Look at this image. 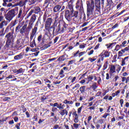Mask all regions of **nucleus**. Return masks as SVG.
Listing matches in <instances>:
<instances>
[{
	"mask_svg": "<svg viewBox=\"0 0 129 129\" xmlns=\"http://www.w3.org/2000/svg\"><path fill=\"white\" fill-rule=\"evenodd\" d=\"M62 13H64V18L68 22H71L72 20L76 23L78 22V20L79 19V17L78 16L79 13L78 11L74 10L69 11V10H65Z\"/></svg>",
	"mask_w": 129,
	"mask_h": 129,
	"instance_id": "f257e3e1",
	"label": "nucleus"
},
{
	"mask_svg": "<svg viewBox=\"0 0 129 129\" xmlns=\"http://www.w3.org/2000/svg\"><path fill=\"white\" fill-rule=\"evenodd\" d=\"M36 20H37L36 14H33L31 17L30 19L29 20L28 26L27 24H24L20 29V34L23 35V34L26 32V29L27 32H31V30L33 29V26L34 25V23L36 22Z\"/></svg>",
	"mask_w": 129,
	"mask_h": 129,
	"instance_id": "f03ea898",
	"label": "nucleus"
},
{
	"mask_svg": "<svg viewBox=\"0 0 129 129\" xmlns=\"http://www.w3.org/2000/svg\"><path fill=\"white\" fill-rule=\"evenodd\" d=\"M6 42L5 48L6 49H11L14 48V42H15V38L14 37V31L7 33L5 37Z\"/></svg>",
	"mask_w": 129,
	"mask_h": 129,
	"instance_id": "7ed1b4c3",
	"label": "nucleus"
},
{
	"mask_svg": "<svg viewBox=\"0 0 129 129\" xmlns=\"http://www.w3.org/2000/svg\"><path fill=\"white\" fill-rule=\"evenodd\" d=\"M87 5V16L89 18L90 16H92L94 14L95 11V6L94 4V0H87L86 1Z\"/></svg>",
	"mask_w": 129,
	"mask_h": 129,
	"instance_id": "20e7f679",
	"label": "nucleus"
},
{
	"mask_svg": "<svg viewBox=\"0 0 129 129\" xmlns=\"http://www.w3.org/2000/svg\"><path fill=\"white\" fill-rule=\"evenodd\" d=\"M18 13H19V8L16 7L14 9H11L5 15V19L9 21V22H11L15 18V16L18 15Z\"/></svg>",
	"mask_w": 129,
	"mask_h": 129,
	"instance_id": "39448f33",
	"label": "nucleus"
},
{
	"mask_svg": "<svg viewBox=\"0 0 129 129\" xmlns=\"http://www.w3.org/2000/svg\"><path fill=\"white\" fill-rule=\"evenodd\" d=\"M68 28V25H67L65 22H63V23H59L56 28L55 34L56 35H58V34H63L65 31H67Z\"/></svg>",
	"mask_w": 129,
	"mask_h": 129,
	"instance_id": "423d86ee",
	"label": "nucleus"
},
{
	"mask_svg": "<svg viewBox=\"0 0 129 129\" xmlns=\"http://www.w3.org/2000/svg\"><path fill=\"white\" fill-rule=\"evenodd\" d=\"M53 19L52 18H48L47 19V13H45L43 15V22L45 23V28L51 27L52 23H53Z\"/></svg>",
	"mask_w": 129,
	"mask_h": 129,
	"instance_id": "0eeeda50",
	"label": "nucleus"
},
{
	"mask_svg": "<svg viewBox=\"0 0 129 129\" xmlns=\"http://www.w3.org/2000/svg\"><path fill=\"white\" fill-rule=\"evenodd\" d=\"M34 12L35 14H39L40 12H41V9H40V7H36L35 8V10L31 9L30 11L28 13V14L26 16V17L25 18V20H28L30 18L33 14H34Z\"/></svg>",
	"mask_w": 129,
	"mask_h": 129,
	"instance_id": "6e6552de",
	"label": "nucleus"
},
{
	"mask_svg": "<svg viewBox=\"0 0 129 129\" xmlns=\"http://www.w3.org/2000/svg\"><path fill=\"white\" fill-rule=\"evenodd\" d=\"M85 1L84 0V2ZM76 9L79 11V12H82L83 11V3L82 2V0H81V2L79 1V0L77 1L76 4Z\"/></svg>",
	"mask_w": 129,
	"mask_h": 129,
	"instance_id": "1a4fd4ad",
	"label": "nucleus"
},
{
	"mask_svg": "<svg viewBox=\"0 0 129 129\" xmlns=\"http://www.w3.org/2000/svg\"><path fill=\"white\" fill-rule=\"evenodd\" d=\"M110 55V52L108 51L103 50L102 52L100 54L99 56L101 57V59L102 61L104 60L105 58H107Z\"/></svg>",
	"mask_w": 129,
	"mask_h": 129,
	"instance_id": "9d476101",
	"label": "nucleus"
},
{
	"mask_svg": "<svg viewBox=\"0 0 129 129\" xmlns=\"http://www.w3.org/2000/svg\"><path fill=\"white\" fill-rule=\"evenodd\" d=\"M23 47V42H21V39H17L16 42V44L14 46V48H15L16 50H20L22 49Z\"/></svg>",
	"mask_w": 129,
	"mask_h": 129,
	"instance_id": "9b49d317",
	"label": "nucleus"
},
{
	"mask_svg": "<svg viewBox=\"0 0 129 129\" xmlns=\"http://www.w3.org/2000/svg\"><path fill=\"white\" fill-rule=\"evenodd\" d=\"M45 29L46 31H48L49 34H51V33H52V35L53 36L55 35V34H56V31H55V26H49L48 27H45Z\"/></svg>",
	"mask_w": 129,
	"mask_h": 129,
	"instance_id": "f8f14e48",
	"label": "nucleus"
},
{
	"mask_svg": "<svg viewBox=\"0 0 129 129\" xmlns=\"http://www.w3.org/2000/svg\"><path fill=\"white\" fill-rule=\"evenodd\" d=\"M64 71H68V67H64L61 70H60V72L58 73V75H60V78H64V77H65Z\"/></svg>",
	"mask_w": 129,
	"mask_h": 129,
	"instance_id": "ddd939ff",
	"label": "nucleus"
},
{
	"mask_svg": "<svg viewBox=\"0 0 129 129\" xmlns=\"http://www.w3.org/2000/svg\"><path fill=\"white\" fill-rule=\"evenodd\" d=\"M24 58V53L23 52L15 55L14 56V61H20V60H22Z\"/></svg>",
	"mask_w": 129,
	"mask_h": 129,
	"instance_id": "4468645a",
	"label": "nucleus"
},
{
	"mask_svg": "<svg viewBox=\"0 0 129 129\" xmlns=\"http://www.w3.org/2000/svg\"><path fill=\"white\" fill-rule=\"evenodd\" d=\"M38 31V28L37 27H34L33 29L32 30V33L31 35H30V40L32 41L33 40V38L35 36V35L37 34V31Z\"/></svg>",
	"mask_w": 129,
	"mask_h": 129,
	"instance_id": "2eb2a0df",
	"label": "nucleus"
},
{
	"mask_svg": "<svg viewBox=\"0 0 129 129\" xmlns=\"http://www.w3.org/2000/svg\"><path fill=\"white\" fill-rule=\"evenodd\" d=\"M61 8H62V5H57L53 8V12L54 13H58V12L60 11L61 10Z\"/></svg>",
	"mask_w": 129,
	"mask_h": 129,
	"instance_id": "dca6fc26",
	"label": "nucleus"
},
{
	"mask_svg": "<svg viewBox=\"0 0 129 129\" xmlns=\"http://www.w3.org/2000/svg\"><path fill=\"white\" fill-rule=\"evenodd\" d=\"M66 56H67V57H68V55H67V54L66 53L59 56L57 59L58 61H59V62H63V61H65V60H66L67 59L66 57H65Z\"/></svg>",
	"mask_w": 129,
	"mask_h": 129,
	"instance_id": "f3484780",
	"label": "nucleus"
},
{
	"mask_svg": "<svg viewBox=\"0 0 129 129\" xmlns=\"http://www.w3.org/2000/svg\"><path fill=\"white\" fill-rule=\"evenodd\" d=\"M12 28H13V26H12L11 25L8 26L5 30L4 34H1V36H2L3 37V36H5V34H8V33H9V32H10V30H11Z\"/></svg>",
	"mask_w": 129,
	"mask_h": 129,
	"instance_id": "a211bd4d",
	"label": "nucleus"
},
{
	"mask_svg": "<svg viewBox=\"0 0 129 129\" xmlns=\"http://www.w3.org/2000/svg\"><path fill=\"white\" fill-rule=\"evenodd\" d=\"M113 73H115V66L111 65L110 68L109 74L112 76Z\"/></svg>",
	"mask_w": 129,
	"mask_h": 129,
	"instance_id": "6ab92c4d",
	"label": "nucleus"
},
{
	"mask_svg": "<svg viewBox=\"0 0 129 129\" xmlns=\"http://www.w3.org/2000/svg\"><path fill=\"white\" fill-rule=\"evenodd\" d=\"M107 2V7H109V8H111V7H113L114 6V3L112 0H106Z\"/></svg>",
	"mask_w": 129,
	"mask_h": 129,
	"instance_id": "aec40b11",
	"label": "nucleus"
},
{
	"mask_svg": "<svg viewBox=\"0 0 129 129\" xmlns=\"http://www.w3.org/2000/svg\"><path fill=\"white\" fill-rule=\"evenodd\" d=\"M52 2V1H51V0H45L43 4V7H45V8H48L50 4H51Z\"/></svg>",
	"mask_w": 129,
	"mask_h": 129,
	"instance_id": "412c9836",
	"label": "nucleus"
},
{
	"mask_svg": "<svg viewBox=\"0 0 129 129\" xmlns=\"http://www.w3.org/2000/svg\"><path fill=\"white\" fill-rule=\"evenodd\" d=\"M59 114L62 116L64 115H68V111L66 109H63L62 110L59 112Z\"/></svg>",
	"mask_w": 129,
	"mask_h": 129,
	"instance_id": "4be33fe9",
	"label": "nucleus"
},
{
	"mask_svg": "<svg viewBox=\"0 0 129 129\" xmlns=\"http://www.w3.org/2000/svg\"><path fill=\"white\" fill-rule=\"evenodd\" d=\"M125 34H126V26L124 27V29H123L122 33L119 35L118 37L122 38V37H124V35H125Z\"/></svg>",
	"mask_w": 129,
	"mask_h": 129,
	"instance_id": "5701e85b",
	"label": "nucleus"
},
{
	"mask_svg": "<svg viewBox=\"0 0 129 129\" xmlns=\"http://www.w3.org/2000/svg\"><path fill=\"white\" fill-rule=\"evenodd\" d=\"M116 42H113L112 43L106 44L105 46L107 47V49H110L112 48V46H115Z\"/></svg>",
	"mask_w": 129,
	"mask_h": 129,
	"instance_id": "b1692460",
	"label": "nucleus"
},
{
	"mask_svg": "<svg viewBox=\"0 0 129 129\" xmlns=\"http://www.w3.org/2000/svg\"><path fill=\"white\" fill-rule=\"evenodd\" d=\"M22 24H19L15 29L16 33H19L21 30V28L23 27V25H24V22H22Z\"/></svg>",
	"mask_w": 129,
	"mask_h": 129,
	"instance_id": "393cba45",
	"label": "nucleus"
},
{
	"mask_svg": "<svg viewBox=\"0 0 129 129\" xmlns=\"http://www.w3.org/2000/svg\"><path fill=\"white\" fill-rule=\"evenodd\" d=\"M51 44H52V41H50L47 44L44 45L42 47V50H46V49H47V48L50 47Z\"/></svg>",
	"mask_w": 129,
	"mask_h": 129,
	"instance_id": "a878e982",
	"label": "nucleus"
},
{
	"mask_svg": "<svg viewBox=\"0 0 129 129\" xmlns=\"http://www.w3.org/2000/svg\"><path fill=\"white\" fill-rule=\"evenodd\" d=\"M85 88H86V86H83L80 88V91L82 94L85 93V91H86Z\"/></svg>",
	"mask_w": 129,
	"mask_h": 129,
	"instance_id": "bb28decb",
	"label": "nucleus"
},
{
	"mask_svg": "<svg viewBox=\"0 0 129 129\" xmlns=\"http://www.w3.org/2000/svg\"><path fill=\"white\" fill-rule=\"evenodd\" d=\"M129 56H126L124 58H122V63L121 64V66H124V65H125V60H126V61H128V59Z\"/></svg>",
	"mask_w": 129,
	"mask_h": 129,
	"instance_id": "cd10ccee",
	"label": "nucleus"
},
{
	"mask_svg": "<svg viewBox=\"0 0 129 129\" xmlns=\"http://www.w3.org/2000/svg\"><path fill=\"white\" fill-rule=\"evenodd\" d=\"M24 72V69H23V68H20V70H16L14 72L17 74H20L23 73Z\"/></svg>",
	"mask_w": 129,
	"mask_h": 129,
	"instance_id": "c85d7f7f",
	"label": "nucleus"
},
{
	"mask_svg": "<svg viewBox=\"0 0 129 129\" xmlns=\"http://www.w3.org/2000/svg\"><path fill=\"white\" fill-rule=\"evenodd\" d=\"M13 0H3V4H2L3 7H7L8 5L7 3H11Z\"/></svg>",
	"mask_w": 129,
	"mask_h": 129,
	"instance_id": "c756f323",
	"label": "nucleus"
},
{
	"mask_svg": "<svg viewBox=\"0 0 129 129\" xmlns=\"http://www.w3.org/2000/svg\"><path fill=\"white\" fill-rule=\"evenodd\" d=\"M23 13V10L22 9H20L19 11V14L18 16L17 17V19L19 20V19H22V14Z\"/></svg>",
	"mask_w": 129,
	"mask_h": 129,
	"instance_id": "7c9ffc66",
	"label": "nucleus"
},
{
	"mask_svg": "<svg viewBox=\"0 0 129 129\" xmlns=\"http://www.w3.org/2000/svg\"><path fill=\"white\" fill-rule=\"evenodd\" d=\"M86 53H87V51L80 52V51L79 50V54H78L79 58H80L81 57H82V56H83L84 54H86Z\"/></svg>",
	"mask_w": 129,
	"mask_h": 129,
	"instance_id": "2f4dec72",
	"label": "nucleus"
},
{
	"mask_svg": "<svg viewBox=\"0 0 129 129\" xmlns=\"http://www.w3.org/2000/svg\"><path fill=\"white\" fill-rule=\"evenodd\" d=\"M88 82L86 83L87 84H88V83H89V82L92 81L93 79V76H89L88 77Z\"/></svg>",
	"mask_w": 129,
	"mask_h": 129,
	"instance_id": "473e14b6",
	"label": "nucleus"
},
{
	"mask_svg": "<svg viewBox=\"0 0 129 129\" xmlns=\"http://www.w3.org/2000/svg\"><path fill=\"white\" fill-rule=\"evenodd\" d=\"M63 103H64V104H73L74 102L73 101H68L67 100H64L63 101Z\"/></svg>",
	"mask_w": 129,
	"mask_h": 129,
	"instance_id": "72a5a7b5",
	"label": "nucleus"
},
{
	"mask_svg": "<svg viewBox=\"0 0 129 129\" xmlns=\"http://www.w3.org/2000/svg\"><path fill=\"white\" fill-rule=\"evenodd\" d=\"M30 46L31 48H34V46H36L35 39H34L33 41L30 43Z\"/></svg>",
	"mask_w": 129,
	"mask_h": 129,
	"instance_id": "f704fd0d",
	"label": "nucleus"
},
{
	"mask_svg": "<svg viewBox=\"0 0 129 129\" xmlns=\"http://www.w3.org/2000/svg\"><path fill=\"white\" fill-rule=\"evenodd\" d=\"M29 2L30 5H34L35 3V0H25V3Z\"/></svg>",
	"mask_w": 129,
	"mask_h": 129,
	"instance_id": "c9c22d12",
	"label": "nucleus"
},
{
	"mask_svg": "<svg viewBox=\"0 0 129 129\" xmlns=\"http://www.w3.org/2000/svg\"><path fill=\"white\" fill-rule=\"evenodd\" d=\"M36 69H37V66H34V67H33L32 69L29 70V72H30L31 73H33L35 72V70H36Z\"/></svg>",
	"mask_w": 129,
	"mask_h": 129,
	"instance_id": "e433bc0d",
	"label": "nucleus"
},
{
	"mask_svg": "<svg viewBox=\"0 0 129 129\" xmlns=\"http://www.w3.org/2000/svg\"><path fill=\"white\" fill-rule=\"evenodd\" d=\"M97 83H94V84H92V88L93 90H95V89H96V88H97L98 86L97 85H96Z\"/></svg>",
	"mask_w": 129,
	"mask_h": 129,
	"instance_id": "4c0bfd02",
	"label": "nucleus"
},
{
	"mask_svg": "<svg viewBox=\"0 0 129 129\" xmlns=\"http://www.w3.org/2000/svg\"><path fill=\"white\" fill-rule=\"evenodd\" d=\"M40 23H41V22L40 21V19H38L35 24L34 27L38 28V27H39V24H40Z\"/></svg>",
	"mask_w": 129,
	"mask_h": 129,
	"instance_id": "58836bf2",
	"label": "nucleus"
},
{
	"mask_svg": "<svg viewBox=\"0 0 129 129\" xmlns=\"http://www.w3.org/2000/svg\"><path fill=\"white\" fill-rule=\"evenodd\" d=\"M108 63V61H106L104 63L103 67V70H106V68H107V64Z\"/></svg>",
	"mask_w": 129,
	"mask_h": 129,
	"instance_id": "ea45409f",
	"label": "nucleus"
},
{
	"mask_svg": "<svg viewBox=\"0 0 129 129\" xmlns=\"http://www.w3.org/2000/svg\"><path fill=\"white\" fill-rule=\"evenodd\" d=\"M117 57V54L114 55V56L112 58V59H113V60H112V63H114V62H116Z\"/></svg>",
	"mask_w": 129,
	"mask_h": 129,
	"instance_id": "a19ab883",
	"label": "nucleus"
},
{
	"mask_svg": "<svg viewBox=\"0 0 129 129\" xmlns=\"http://www.w3.org/2000/svg\"><path fill=\"white\" fill-rule=\"evenodd\" d=\"M117 67V70H116V71L117 72V73H119V71L121 70V67L118 64H116Z\"/></svg>",
	"mask_w": 129,
	"mask_h": 129,
	"instance_id": "79ce46f5",
	"label": "nucleus"
},
{
	"mask_svg": "<svg viewBox=\"0 0 129 129\" xmlns=\"http://www.w3.org/2000/svg\"><path fill=\"white\" fill-rule=\"evenodd\" d=\"M79 54V50H78L76 52H75L73 56H72V57H73V58H76V57H78Z\"/></svg>",
	"mask_w": 129,
	"mask_h": 129,
	"instance_id": "37998d69",
	"label": "nucleus"
},
{
	"mask_svg": "<svg viewBox=\"0 0 129 129\" xmlns=\"http://www.w3.org/2000/svg\"><path fill=\"white\" fill-rule=\"evenodd\" d=\"M83 108H84V106L82 105L80 108L78 109V113H80Z\"/></svg>",
	"mask_w": 129,
	"mask_h": 129,
	"instance_id": "c03bdc74",
	"label": "nucleus"
},
{
	"mask_svg": "<svg viewBox=\"0 0 129 129\" xmlns=\"http://www.w3.org/2000/svg\"><path fill=\"white\" fill-rule=\"evenodd\" d=\"M21 108L22 109L23 112H26V111H27V108L25 107V106L24 105H21Z\"/></svg>",
	"mask_w": 129,
	"mask_h": 129,
	"instance_id": "a18cd8bd",
	"label": "nucleus"
},
{
	"mask_svg": "<svg viewBox=\"0 0 129 129\" xmlns=\"http://www.w3.org/2000/svg\"><path fill=\"white\" fill-rule=\"evenodd\" d=\"M79 118V116L74 117V121L75 122V123H77L79 121V120H78Z\"/></svg>",
	"mask_w": 129,
	"mask_h": 129,
	"instance_id": "49530a36",
	"label": "nucleus"
},
{
	"mask_svg": "<svg viewBox=\"0 0 129 129\" xmlns=\"http://www.w3.org/2000/svg\"><path fill=\"white\" fill-rule=\"evenodd\" d=\"M20 126H21V122L16 124V125L15 126V128L17 129H21V127Z\"/></svg>",
	"mask_w": 129,
	"mask_h": 129,
	"instance_id": "de8ad7c7",
	"label": "nucleus"
},
{
	"mask_svg": "<svg viewBox=\"0 0 129 129\" xmlns=\"http://www.w3.org/2000/svg\"><path fill=\"white\" fill-rule=\"evenodd\" d=\"M108 115H110V114L109 113H105L104 114V115L102 116V117L103 118H106V117H107V116H108Z\"/></svg>",
	"mask_w": 129,
	"mask_h": 129,
	"instance_id": "09e8293b",
	"label": "nucleus"
},
{
	"mask_svg": "<svg viewBox=\"0 0 129 129\" xmlns=\"http://www.w3.org/2000/svg\"><path fill=\"white\" fill-rule=\"evenodd\" d=\"M120 49V46L119 45L117 44L115 47L114 51H118Z\"/></svg>",
	"mask_w": 129,
	"mask_h": 129,
	"instance_id": "8fccbe9b",
	"label": "nucleus"
},
{
	"mask_svg": "<svg viewBox=\"0 0 129 129\" xmlns=\"http://www.w3.org/2000/svg\"><path fill=\"white\" fill-rule=\"evenodd\" d=\"M73 125H74V127H75V128L77 129V128H78V127H79V125H80V124L75 123H74Z\"/></svg>",
	"mask_w": 129,
	"mask_h": 129,
	"instance_id": "3c124183",
	"label": "nucleus"
},
{
	"mask_svg": "<svg viewBox=\"0 0 129 129\" xmlns=\"http://www.w3.org/2000/svg\"><path fill=\"white\" fill-rule=\"evenodd\" d=\"M80 87V85L79 84H77L75 85V86L72 88L73 90H74L75 88H79Z\"/></svg>",
	"mask_w": 129,
	"mask_h": 129,
	"instance_id": "603ef678",
	"label": "nucleus"
},
{
	"mask_svg": "<svg viewBox=\"0 0 129 129\" xmlns=\"http://www.w3.org/2000/svg\"><path fill=\"white\" fill-rule=\"evenodd\" d=\"M88 109H89L90 111H92V110H95V106H90L89 108H88Z\"/></svg>",
	"mask_w": 129,
	"mask_h": 129,
	"instance_id": "864d4df0",
	"label": "nucleus"
},
{
	"mask_svg": "<svg viewBox=\"0 0 129 129\" xmlns=\"http://www.w3.org/2000/svg\"><path fill=\"white\" fill-rule=\"evenodd\" d=\"M67 10H69V12H71V11H74V9H73V6L71 5L69 6V9Z\"/></svg>",
	"mask_w": 129,
	"mask_h": 129,
	"instance_id": "5fc2aeb1",
	"label": "nucleus"
},
{
	"mask_svg": "<svg viewBox=\"0 0 129 129\" xmlns=\"http://www.w3.org/2000/svg\"><path fill=\"white\" fill-rule=\"evenodd\" d=\"M40 50V48H32L31 49V52H37V51H39Z\"/></svg>",
	"mask_w": 129,
	"mask_h": 129,
	"instance_id": "6e6d98bb",
	"label": "nucleus"
},
{
	"mask_svg": "<svg viewBox=\"0 0 129 129\" xmlns=\"http://www.w3.org/2000/svg\"><path fill=\"white\" fill-rule=\"evenodd\" d=\"M34 83H35V84H42V82L39 80H37L34 81Z\"/></svg>",
	"mask_w": 129,
	"mask_h": 129,
	"instance_id": "4d7b16f0",
	"label": "nucleus"
},
{
	"mask_svg": "<svg viewBox=\"0 0 129 129\" xmlns=\"http://www.w3.org/2000/svg\"><path fill=\"white\" fill-rule=\"evenodd\" d=\"M89 29V27H86L85 28H82L80 30V32H84V31H86V30Z\"/></svg>",
	"mask_w": 129,
	"mask_h": 129,
	"instance_id": "13d9d810",
	"label": "nucleus"
},
{
	"mask_svg": "<svg viewBox=\"0 0 129 129\" xmlns=\"http://www.w3.org/2000/svg\"><path fill=\"white\" fill-rule=\"evenodd\" d=\"M7 8H14L15 6H14L12 3H9L7 5Z\"/></svg>",
	"mask_w": 129,
	"mask_h": 129,
	"instance_id": "bf43d9fd",
	"label": "nucleus"
},
{
	"mask_svg": "<svg viewBox=\"0 0 129 129\" xmlns=\"http://www.w3.org/2000/svg\"><path fill=\"white\" fill-rule=\"evenodd\" d=\"M57 108H58L59 109H64V107H63L62 106V104H58V106H57Z\"/></svg>",
	"mask_w": 129,
	"mask_h": 129,
	"instance_id": "052dcab7",
	"label": "nucleus"
},
{
	"mask_svg": "<svg viewBox=\"0 0 129 129\" xmlns=\"http://www.w3.org/2000/svg\"><path fill=\"white\" fill-rule=\"evenodd\" d=\"M24 5H25V3L23 1H20L19 3V6L20 7H24Z\"/></svg>",
	"mask_w": 129,
	"mask_h": 129,
	"instance_id": "680f3d73",
	"label": "nucleus"
},
{
	"mask_svg": "<svg viewBox=\"0 0 129 129\" xmlns=\"http://www.w3.org/2000/svg\"><path fill=\"white\" fill-rule=\"evenodd\" d=\"M42 35H40L39 36H38V38H37V41H38V42H41V41H42Z\"/></svg>",
	"mask_w": 129,
	"mask_h": 129,
	"instance_id": "e2e57ef3",
	"label": "nucleus"
},
{
	"mask_svg": "<svg viewBox=\"0 0 129 129\" xmlns=\"http://www.w3.org/2000/svg\"><path fill=\"white\" fill-rule=\"evenodd\" d=\"M58 110V109L56 107H53L51 109V111L52 112H55V111H57Z\"/></svg>",
	"mask_w": 129,
	"mask_h": 129,
	"instance_id": "0e129e2a",
	"label": "nucleus"
},
{
	"mask_svg": "<svg viewBox=\"0 0 129 129\" xmlns=\"http://www.w3.org/2000/svg\"><path fill=\"white\" fill-rule=\"evenodd\" d=\"M101 93H102V92H100V91L98 92L96 94L95 97H98V96H100V95H101Z\"/></svg>",
	"mask_w": 129,
	"mask_h": 129,
	"instance_id": "69168bd1",
	"label": "nucleus"
},
{
	"mask_svg": "<svg viewBox=\"0 0 129 129\" xmlns=\"http://www.w3.org/2000/svg\"><path fill=\"white\" fill-rule=\"evenodd\" d=\"M89 60L92 63V62H94L96 60V58H92L91 57L89 58Z\"/></svg>",
	"mask_w": 129,
	"mask_h": 129,
	"instance_id": "338daca9",
	"label": "nucleus"
},
{
	"mask_svg": "<svg viewBox=\"0 0 129 129\" xmlns=\"http://www.w3.org/2000/svg\"><path fill=\"white\" fill-rule=\"evenodd\" d=\"M59 127H59V125L56 124V125H55L53 127V128H51V129H58V128H59Z\"/></svg>",
	"mask_w": 129,
	"mask_h": 129,
	"instance_id": "774afa93",
	"label": "nucleus"
}]
</instances>
